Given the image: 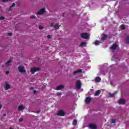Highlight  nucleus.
<instances>
[{"mask_svg":"<svg viewBox=\"0 0 129 129\" xmlns=\"http://www.w3.org/2000/svg\"><path fill=\"white\" fill-rule=\"evenodd\" d=\"M18 71L20 73H26V70H25V67L23 66H19L18 67Z\"/></svg>","mask_w":129,"mask_h":129,"instance_id":"obj_1","label":"nucleus"},{"mask_svg":"<svg viewBox=\"0 0 129 129\" xmlns=\"http://www.w3.org/2000/svg\"><path fill=\"white\" fill-rule=\"evenodd\" d=\"M81 38H82V39H88V33H82L81 34Z\"/></svg>","mask_w":129,"mask_h":129,"instance_id":"obj_2","label":"nucleus"},{"mask_svg":"<svg viewBox=\"0 0 129 129\" xmlns=\"http://www.w3.org/2000/svg\"><path fill=\"white\" fill-rule=\"evenodd\" d=\"M76 86L78 89H80V88H81V82L80 80L77 81Z\"/></svg>","mask_w":129,"mask_h":129,"instance_id":"obj_3","label":"nucleus"},{"mask_svg":"<svg viewBox=\"0 0 129 129\" xmlns=\"http://www.w3.org/2000/svg\"><path fill=\"white\" fill-rule=\"evenodd\" d=\"M46 12V9L42 8L37 12V15H43Z\"/></svg>","mask_w":129,"mask_h":129,"instance_id":"obj_4","label":"nucleus"},{"mask_svg":"<svg viewBox=\"0 0 129 129\" xmlns=\"http://www.w3.org/2000/svg\"><path fill=\"white\" fill-rule=\"evenodd\" d=\"M37 71H40V69L34 68L30 70L31 74H34L35 72H37Z\"/></svg>","mask_w":129,"mask_h":129,"instance_id":"obj_5","label":"nucleus"},{"mask_svg":"<svg viewBox=\"0 0 129 129\" xmlns=\"http://www.w3.org/2000/svg\"><path fill=\"white\" fill-rule=\"evenodd\" d=\"M57 115H60L61 116H64V115H65V112H64V111H63L62 110H60L58 112Z\"/></svg>","mask_w":129,"mask_h":129,"instance_id":"obj_6","label":"nucleus"},{"mask_svg":"<svg viewBox=\"0 0 129 129\" xmlns=\"http://www.w3.org/2000/svg\"><path fill=\"white\" fill-rule=\"evenodd\" d=\"M24 109H25V106H24L23 105H19L18 107V110L19 111H23L24 110Z\"/></svg>","mask_w":129,"mask_h":129,"instance_id":"obj_7","label":"nucleus"},{"mask_svg":"<svg viewBox=\"0 0 129 129\" xmlns=\"http://www.w3.org/2000/svg\"><path fill=\"white\" fill-rule=\"evenodd\" d=\"M118 103H119V104H124V103H125V100L120 99L118 101Z\"/></svg>","mask_w":129,"mask_h":129,"instance_id":"obj_8","label":"nucleus"},{"mask_svg":"<svg viewBox=\"0 0 129 129\" xmlns=\"http://www.w3.org/2000/svg\"><path fill=\"white\" fill-rule=\"evenodd\" d=\"M91 102V98L90 97H87L86 98L85 102L86 103H90Z\"/></svg>","mask_w":129,"mask_h":129,"instance_id":"obj_9","label":"nucleus"},{"mask_svg":"<svg viewBox=\"0 0 129 129\" xmlns=\"http://www.w3.org/2000/svg\"><path fill=\"white\" fill-rule=\"evenodd\" d=\"M89 127L91 129H96V128H97V127H96V125H94V124H89Z\"/></svg>","mask_w":129,"mask_h":129,"instance_id":"obj_10","label":"nucleus"},{"mask_svg":"<svg viewBox=\"0 0 129 129\" xmlns=\"http://www.w3.org/2000/svg\"><path fill=\"white\" fill-rule=\"evenodd\" d=\"M4 88L5 90H9V89L11 88V86L8 84H6V86L4 87Z\"/></svg>","mask_w":129,"mask_h":129,"instance_id":"obj_11","label":"nucleus"},{"mask_svg":"<svg viewBox=\"0 0 129 129\" xmlns=\"http://www.w3.org/2000/svg\"><path fill=\"white\" fill-rule=\"evenodd\" d=\"M117 47V45H116V44H113L110 47V49L111 50H115V49H116Z\"/></svg>","mask_w":129,"mask_h":129,"instance_id":"obj_12","label":"nucleus"},{"mask_svg":"<svg viewBox=\"0 0 129 129\" xmlns=\"http://www.w3.org/2000/svg\"><path fill=\"white\" fill-rule=\"evenodd\" d=\"M82 73V70L81 69L78 70L74 72V75H75L78 73Z\"/></svg>","mask_w":129,"mask_h":129,"instance_id":"obj_13","label":"nucleus"},{"mask_svg":"<svg viewBox=\"0 0 129 129\" xmlns=\"http://www.w3.org/2000/svg\"><path fill=\"white\" fill-rule=\"evenodd\" d=\"M64 88V86L61 85L56 87V90H61V89H63Z\"/></svg>","mask_w":129,"mask_h":129,"instance_id":"obj_14","label":"nucleus"},{"mask_svg":"<svg viewBox=\"0 0 129 129\" xmlns=\"http://www.w3.org/2000/svg\"><path fill=\"white\" fill-rule=\"evenodd\" d=\"M101 92L100 90L96 91L95 93L94 94V96H98Z\"/></svg>","mask_w":129,"mask_h":129,"instance_id":"obj_15","label":"nucleus"},{"mask_svg":"<svg viewBox=\"0 0 129 129\" xmlns=\"http://www.w3.org/2000/svg\"><path fill=\"white\" fill-rule=\"evenodd\" d=\"M107 38V35H106V34H103V36L101 38V40H102V41H104L105 40V39Z\"/></svg>","mask_w":129,"mask_h":129,"instance_id":"obj_16","label":"nucleus"},{"mask_svg":"<svg viewBox=\"0 0 129 129\" xmlns=\"http://www.w3.org/2000/svg\"><path fill=\"white\" fill-rule=\"evenodd\" d=\"M13 60H12V59H10L7 62H6V65L7 66H10V65H11V63H12Z\"/></svg>","mask_w":129,"mask_h":129,"instance_id":"obj_17","label":"nucleus"},{"mask_svg":"<svg viewBox=\"0 0 129 129\" xmlns=\"http://www.w3.org/2000/svg\"><path fill=\"white\" fill-rule=\"evenodd\" d=\"M125 43H126V44H128L129 43V36H127L125 39Z\"/></svg>","mask_w":129,"mask_h":129,"instance_id":"obj_18","label":"nucleus"},{"mask_svg":"<svg viewBox=\"0 0 129 129\" xmlns=\"http://www.w3.org/2000/svg\"><path fill=\"white\" fill-rule=\"evenodd\" d=\"M96 82H100L101 81V79L99 77H96L95 79Z\"/></svg>","mask_w":129,"mask_h":129,"instance_id":"obj_19","label":"nucleus"},{"mask_svg":"<svg viewBox=\"0 0 129 129\" xmlns=\"http://www.w3.org/2000/svg\"><path fill=\"white\" fill-rule=\"evenodd\" d=\"M77 124V120L74 119L73 121V125H76Z\"/></svg>","mask_w":129,"mask_h":129,"instance_id":"obj_20","label":"nucleus"},{"mask_svg":"<svg viewBox=\"0 0 129 129\" xmlns=\"http://www.w3.org/2000/svg\"><path fill=\"white\" fill-rule=\"evenodd\" d=\"M54 29H59V28L60 27V26H59L58 24H56L54 26Z\"/></svg>","mask_w":129,"mask_h":129,"instance_id":"obj_21","label":"nucleus"},{"mask_svg":"<svg viewBox=\"0 0 129 129\" xmlns=\"http://www.w3.org/2000/svg\"><path fill=\"white\" fill-rule=\"evenodd\" d=\"M80 46H81V47H84V46H86V43L83 42L81 43Z\"/></svg>","mask_w":129,"mask_h":129,"instance_id":"obj_22","label":"nucleus"},{"mask_svg":"<svg viewBox=\"0 0 129 129\" xmlns=\"http://www.w3.org/2000/svg\"><path fill=\"white\" fill-rule=\"evenodd\" d=\"M13 7H16V4L13 3L12 5L11 6V7L9 9V10L12 11V8H13Z\"/></svg>","mask_w":129,"mask_h":129,"instance_id":"obj_23","label":"nucleus"},{"mask_svg":"<svg viewBox=\"0 0 129 129\" xmlns=\"http://www.w3.org/2000/svg\"><path fill=\"white\" fill-rule=\"evenodd\" d=\"M99 44H100V42H99V41H98V40H96V41L95 42V45H96V46L99 45Z\"/></svg>","mask_w":129,"mask_h":129,"instance_id":"obj_24","label":"nucleus"},{"mask_svg":"<svg viewBox=\"0 0 129 129\" xmlns=\"http://www.w3.org/2000/svg\"><path fill=\"white\" fill-rule=\"evenodd\" d=\"M121 28L122 29V30H124L125 29V26L123 25H121Z\"/></svg>","mask_w":129,"mask_h":129,"instance_id":"obj_25","label":"nucleus"},{"mask_svg":"<svg viewBox=\"0 0 129 129\" xmlns=\"http://www.w3.org/2000/svg\"><path fill=\"white\" fill-rule=\"evenodd\" d=\"M111 122H112V123H115V122H116L115 119H111Z\"/></svg>","mask_w":129,"mask_h":129,"instance_id":"obj_26","label":"nucleus"},{"mask_svg":"<svg viewBox=\"0 0 129 129\" xmlns=\"http://www.w3.org/2000/svg\"><path fill=\"white\" fill-rule=\"evenodd\" d=\"M0 20L3 21V20H6V18H5L4 16L0 17Z\"/></svg>","mask_w":129,"mask_h":129,"instance_id":"obj_27","label":"nucleus"},{"mask_svg":"<svg viewBox=\"0 0 129 129\" xmlns=\"http://www.w3.org/2000/svg\"><path fill=\"white\" fill-rule=\"evenodd\" d=\"M10 1H11V0H2V2H3V3H7Z\"/></svg>","mask_w":129,"mask_h":129,"instance_id":"obj_28","label":"nucleus"},{"mask_svg":"<svg viewBox=\"0 0 129 129\" xmlns=\"http://www.w3.org/2000/svg\"><path fill=\"white\" fill-rule=\"evenodd\" d=\"M109 96H110V97H114V94L110 93V94H109Z\"/></svg>","mask_w":129,"mask_h":129,"instance_id":"obj_29","label":"nucleus"},{"mask_svg":"<svg viewBox=\"0 0 129 129\" xmlns=\"http://www.w3.org/2000/svg\"><path fill=\"white\" fill-rule=\"evenodd\" d=\"M36 18V16L35 15H32L30 16V19H35Z\"/></svg>","mask_w":129,"mask_h":129,"instance_id":"obj_30","label":"nucleus"},{"mask_svg":"<svg viewBox=\"0 0 129 129\" xmlns=\"http://www.w3.org/2000/svg\"><path fill=\"white\" fill-rule=\"evenodd\" d=\"M39 28L40 30H43L44 29V27H43L41 26H39Z\"/></svg>","mask_w":129,"mask_h":129,"instance_id":"obj_31","label":"nucleus"},{"mask_svg":"<svg viewBox=\"0 0 129 129\" xmlns=\"http://www.w3.org/2000/svg\"><path fill=\"white\" fill-rule=\"evenodd\" d=\"M23 120V118H20L19 119V122H21Z\"/></svg>","mask_w":129,"mask_h":129,"instance_id":"obj_32","label":"nucleus"},{"mask_svg":"<svg viewBox=\"0 0 129 129\" xmlns=\"http://www.w3.org/2000/svg\"><path fill=\"white\" fill-rule=\"evenodd\" d=\"M12 35H13V33H8V36H12Z\"/></svg>","mask_w":129,"mask_h":129,"instance_id":"obj_33","label":"nucleus"},{"mask_svg":"<svg viewBox=\"0 0 129 129\" xmlns=\"http://www.w3.org/2000/svg\"><path fill=\"white\" fill-rule=\"evenodd\" d=\"M54 23H51L50 24V27H54Z\"/></svg>","mask_w":129,"mask_h":129,"instance_id":"obj_34","label":"nucleus"},{"mask_svg":"<svg viewBox=\"0 0 129 129\" xmlns=\"http://www.w3.org/2000/svg\"><path fill=\"white\" fill-rule=\"evenodd\" d=\"M47 37L48 39H50V38H51V36L50 35H48Z\"/></svg>","mask_w":129,"mask_h":129,"instance_id":"obj_35","label":"nucleus"},{"mask_svg":"<svg viewBox=\"0 0 129 129\" xmlns=\"http://www.w3.org/2000/svg\"><path fill=\"white\" fill-rule=\"evenodd\" d=\"M16 4H17L18 7H20V2H18L16 3Z\"/></svg>","mask_w":129,"mask_h":129,"instance_id":"obj_36","label":"nucleus"},{"mask_svg":"<svg viewBox=\"0 0 129 129\" xmlns=\"http://www.w3.org/2000/svg\"><path fill=\"white\" fill-rule=\"evenodd\" d=\"M9 73H10V72H9V71H7V72H6V74L7 75H8V74H9Z\"/></svg>","mask_w":129,"mask_h":129,"instance_id":"obj_37","label":"nucleus"},{"mask_svg":"<svg viewBox=\"0 0 129 129\" xmlns=\"http://www.w3.org/2000/svg\"><path fill=\"white\" fill-rule=\"evenodd\" d=\"M36 92H37V91L36 90L33 91L34 94H35Z\"/></svg>","mask_w":129,"mask_h":129,"instance_id":"obj_38","label":"nucleus"},{"mask_svg":"<svg viewBox=\"0 0 129 129\" xmlns=\"http://www.w3.org/2000/svg\"><path fill=\"white\" fill-rule=\"evenodd\" d=\"M2 107H3V105L0 104V109H2Z\"/></svg>","mask_w":129,"mask_h":129,"instance_id":"obj_39","label":"nucleus"},{"mask_svg":"<svg viewBox=\"0 0 129 129\" xmlns=\"http://www.w3.org/2000/svg\"><path fill=\"white\" fill-rule=\"evenodd\" d=\"M3 116H7V114H6V113H4V114H3Z\"/></svg>","mask_w":129,"mask_h":129,"instance_id":"obj_40","label":"nucleus"},{"mask_svg":"<svg viewBox=\"0 0 129 129\" xmlns=\"http://www.w3.org/2000/svg\"><path fill=\"white\" fill-rule=\"evenodd\" d=\"M31 89H34V88L31 87Z\"/></svg>","mask_w":129,"mask_h":129,"instance_id":"obj_41","label":"nucleus"},{"mask_svg":"<svg viewBox=\"0 0 129 129\" xmlns=\"http://www.w3.org/2000/svg\"><path fill=\"white\" fill-rule=\"evenodd\" d=\"M10 129H13V128H12V127H10Z\"/></svg>","mask_w":129,"mask_h":129,"instance_id":"obj_42","label":"nucleus"},{"mask_svg":"<svg viewBox=\"0 0 129 129\" xmlns=\"http://www.w3.org/2000/svg\"><path fill=\"white\" fill-rule=\"evenodd\" d=\"M39 112H40V111H38V113H39Z\"/></svg>","mask_w":129,"mask_h":129,"instance_id":"obj_43","label":"nucleus"}]
</instances>
